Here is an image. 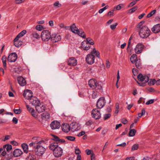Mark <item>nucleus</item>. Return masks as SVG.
<instances>
[{
	"label": "nucleus",
	"instance_id": "obj_1",
	"mask_svg": "<svg viewBox=\"0 0 160 160\" xmlns=\"http://www.w3.org/2000/svg\"><path fill=\"white\" fill-rule=\"evenodd\" d=\"M45 143V141L41 144H38L35 146L34 152L38 156H42L44 152L45 149L42 146Z\"/></svg>",
	"mask_w": 160,
	"mask_h": 160
},
{
	"label": "nucleus",
	"instance_id": "obj_2",
	"mask_svg": "<svg viewBox=\"0 0 160 160\" xmlns=\"http://www.w3.org/2000/svg\"><path fill=\"white\" fill-rule=\"evenodd\" d=\"M138 78L139 82H138V84L141 86L144 87L146 84L149 81V78L147 76L142 75V74H139Z\"/></svg>",
	"mask_w": 160,
	"mask_h": 160
},
{
	"label": "nucleus",
	"instance_id": "obj_3",
	"mask_svg": "<svg viewBox=\"0 0 160 160\" xmlns=\"http://www.w3.org/2000/svg\"><path fill=\"white\" fill-rule=\"evenodd\" d=\"M150 31L147 27H144L143 28L139 30V35L142 38H146L150 35Z\"/></svg>",
	"mask_w": 160,
	"mask_h": 160
},
{
	"label": "nucleus",
	"instance_id": "obj_4",
	"mask_svg": "<svg viewBox=\"0 0 160 160\" xmlns=\"http://www.w3.org/2000/svg\"><path fill=\"white\" fill-rule=\"evenodd\" d=\"M99 83L101 82H98L97 81L94 79H91L88 82V84L90 87L97 90H101L102 88V87Z\"/></svg>",
	"mask_w": 160,
	"mask_h": 160
},
{
	"label": "nucleus",
	"instance_id": "obj_5",
	"mask_svg": "<svg viewBox=\"0 0 160 160\" xmlns=\"http://www.w3.org/2000/svg\"><path fill=\"white\" fill-rule=\"evenodd\" d=\"M41 37L43 41L47 42L51 38L50 32L48 30H44L41 33Z\"/></svg>",
	"mask_w": 160,
	"mask_h": 160
},
{
	"label": "nucleus",
	"instance_id": "obj_6",
	"mask_svg": "<svg viewBox=\"0 0 160 160\" xmlns=\"http://www.w3.org/2000/svg\"><path fill=\"white\" fill-rule=\"evenodd\" d=\"M32 139L33 142L30 143L29 146L30 147H32L34 145V148H35V146L36 145H37L38 144H41L43 142V140L41 139L39 137H33L32 138Z\"/></svg>",
	"mask_w": 160,
	"mask_h": 160
},
{
	"label": "nucleus",
	"instance_id": "obj_7",
	"mask_svg": "<svg viewBox=\"0 0 160 160\" xmlns=\"http://www.w3.org/2000/svg\"><path fill=\"white\" fill-rule=\"evenodd\" d=\"M95 59V56L90 53L88 54L86 57V62L89 64L93 63L94 62Z\"/></svg>",
	"mask_w": 160,
	"mask_h": 160
},
{
	"label": "nucleus",
	"instance_id": "obj_8",
	"mask_svg": "<svg viewBox=\"0 0 160 160\" xmlns=\"http://www.w3.org/2000/svg\"><path fill=\"white\" fill-rule=\"evenodd\" d=\"M144 46L141 43L138 44L135 46L134 50L135 53L137 54H140L142 52Z\"/></svg>",
	"mask_w": 160,
	"mask_h": 160
},
{
	"label": "nucleus",
	"instance_id": "obj_9",
	"mask_svg": "<svg viewBox=\"0 0 160 160\" xmlns=\"http://www.w3.org/2000/svg\"><path fill=\"white\" fill-rule=\"evenodd\" d=\"M92 116L96 119H99L101 117L100 111L97 109H93L92 111Z\"/></svg>",
	"mask_w": 160,
	"mask_h": 160
},
{
	"label": "nucleus",
	"instance_id": "obj_10",
	"mask_svg": "<svg viewBox=\"0 0 160 160\" xmlns=\"http://www.w3.org/2000/svg\"><path fill=\"white\" fill-rule=\"evenodd\" d=\"M53 152V155L56 157H60L62 155L63 150L60 147L57 148Z\"/></svg>",
	"mask_w": 160,
	"mask_h": 160
},
{
	"label": "nucleus",
	"instance_id": "obj_11",
	"mask_svg": "<svg viewBox=\"0 0 160 160\" xmlns=\"http://www.w3.org/2000/svg\"><path fill=\"white\" fill-rule=\"evenodd\" d=\"M50 127L52 130L58 129L60 127L61 124L59 122L54 120L51 122L50 124Z\"/></svg>",
	"mask_w": 160,
	"mask_h": 160
},
{
	"label": "nucleus",
	"instance_id": "obj_12",
	"mask_svg": "<svg viewBox=\"0 0 160 160\" xmlns=\"http://www.w3.org/2000/svg\"><path fill=\"white\" fill-rule=\"evenodd\" d=\"M106 103L105 98L103 97L100 98L98 100L97 103V107L99 108H101L105 105Z\"/></svg>",
	"mask_w": 160,
	"mask_h": 160
},
{
	"label": "nucleus",
	"instance_id": "obj_13",
	"mask_svg": "<svg viewBox=\"0 0 160 160\" xmlns=\"http://www.w3.org/2000/svg\"><path fill=\"white\" fill-rule=\"evenodd\" d=\"M36 106V109L38 113H41L44 111L46 107L42 103H39Z\"/></svg>",
	"mask_w": 160,
	"mask_h": 160
},
{
	"label": "nucleus",
	"instance_id": "obj_14",
	"mask_svg": "<svg viewBox=\"0 0 160 160\" xmlns=\"http://www.w3.org/2000/svg\"><path fill=\"white\" fill-rule=\"evenodd\" d=\"M23 95L24 97L27 99H30L32 97V92L31 90L28 89L25 90Z\"/></svg>",
	"mask_w": 160,
	"mask_h": 160
},
{
	"label": "nucleus",
	"instance_id": "obj_15",
	"mask_svg": "<svg viewBox=\"0 0 160 160\" xmlns=\"http://www.w3.org/2000/svg\"><path fill=\"white\" fill-rule=\"evenodd\" d=\"M80 129V125L76 122H72L71 125L70 129L73 132L78 130Z\"/></svg>",
	"mask_w": 160,
	"mask_h": 160
},
{
	"label": "nucleus",
	"instance_id": "obj_16",
	"mask_svg": "<svg viewBox=\"0 0 160 160\" xmlns=\"http://www.w3.org/2000/svg\"><path fill=\"white\" fill-rule=\"evenodd\" d=\"M17 58V55L15 53H12L8 56V60L10 62H14L16 61Z\"/></svg>",
	"mask_w": 160,
	"mask_h": 160
},
{
	"label": "nucleus",
	"instance_id": "obj_17",
	"mask_svg": "<svg viewBox=\"0 0 160 160\" xmlns=\"http://www.w3.org/2000/svg\"><path fill=\"white\" fill-rule=\"evenodd\" d=\"M26 106L27 110L35 118H37L38 114L35 112V110L28 105L26 104Z\"/></svg>",
	"mask_w": 160,
	"mask_h": 160
},
{
	"label": "nucleus",
	"instance_id": "obj_18",
	"mask_svg": "<svg viewBox=\"0 0 160 160\" xmlns=\"http://www.w3.org/2000/svg\"><path fill=\"white\" fill-rule=\"evenodd\" d=\"M68 63V65L70 66H74L77 64V60L75 58L72 57L69 59Z\"/></svg>",
	"mask_w": 160,
	"mask_h": 160
},
{
	"label": "nucleus",
	"instance_id": "obj_19",
	"mask_svg": "<svg viewBox=\"0 0 160 160\" xmlns=\"http://www.w3.org/2000/svg\"><path fill=\"white\" fill-rule=\"evenodd\" d=\"M17 80L19 84L21 86H24L26 84V80L21 76L18 77L17 78Z\"/></svg>",
	"mask_w": 160,
	"mask_h": 160
},
{
	"label": "nucleus",
	"instance_id": "obj_20",
	"mask_svg": "<svg viewBox=\"0 0 160 160\" xmlns=\"http://www.w3.org/2000/svg\"><path fill=\"white\" fill-rule=\"evenodd\" d=\"M81 47L84 50H88L90 48V45L89 44L86 42L83 41L81 44Z\"/></svg>",
	"mask_w": 160,
	"mask_h": 160
},
{
	"label": "nucleus",
	"instance_id": "obj_21",
	"mask_svg": "<svg viewBox=\"0 0 160 160\" xmlns=\"http://www.w3.org/2000/svg\"><path fill=\"white\" fill-rule=\"evenodd\" d=\"M62 131L65 132H68L71 130L70 126L67 123L63 124L62 126Z\"/></svg>",
	"mask_w": 160,
	"mask_h": 160
},
{
	"label": "nucleus",
	"instance_id": "obj_22",
	"mask_svg": "<svg viewBox=\"0 0 160 160\" xmlns=\"http://www.w3.org/2000/svg\"><path fill=\"white\" fill-rule=\"evenodd\" d=\"M30 102L32 105L35 106L40 103L38 99L35 97H32L30 99Z\"/></svg>",
	"mask_w": 160,
	"mask_h": 160
},
{
	"label": "nucleus",
	"instance_id": "obj_23",
	"mask_svg": "<svg viewBox=\"0 0 160 160\" xmlns=\"http://www.w3.org/2000/svg\"><path fill=\"white\" fill-rule=\"evenodd\" d=\"M61 36L58 34L53 35L52 37V40L53 42H58L61 40Z\"/></svg>",
	"mask_w": 160,
	"mask_h": 160
},
{
	"label": "nucleus",
	"instance_id": "obj_24",
	"mask_svg": "<svg viewBox=\"0 0 160 160\" xmlns=\"http://www.w3.org/2000/svg\"><path fill=\"white\" fill-rule=\"evenodd\" d=\"M152 31L155 33L159 32L160 31V24H157L155 25L152 28Z\"/></svg>",
	"mask_w": 160,
	"mask_h": 160
},
{
	"label": "nucleus",
	"instance_id": "obj_25",
	"mask_svg": "<svg viewBox=\"0 0 160 160\" xmlns=\"http://www.w3.org/2000/svg\"><path fill=\"white\" fill-rule=\"evenodd\" d=\"M22 153V152L21 150L17 149L15 150L13 152V155L16 157L20 156Z\"/></svg>",
	"mask_w": 160,
	"mask_h": 160
},
{
	"label": "nucleus",
	"instance_id": "obj_26",
	"mask_svg": "<svg viewBox=\"0 0 160 160\" xmlns=\"http://www.w3.org/2000/svg\"><path fill=\"white\" fill-rule=\"evenodd\" d=\"M90 53L92 55H93L95 56V57L96 56L99 58H100V53L99 51L97 50L95 48L93 49Z\"/></svg>",
	"mask_w": 160,
	"mask_h": 160
},
{
	"label": "nucleus",
	"instance_id": "obj_27",
	"mask_svg": "<svg viewBox=\"0 0 160 160\" xmlns=\"http://www.w3.org/2000/svg\"><path fill=\"white\" fill-rule=\"evenodd\" d=\"M50 118V114L47 112H45L42 114L41 118L43 120H47Z\"/></svg>",
	"mask_w": 160,
	"mask_h": 160
},
{
	"label": "nucleus",
	"instance_id": "obj_28",
	"mask_svg": "<svg viewBox=\"0 0 160 160\" xmlns=\"http://www.w3.org/2000/svg\"><path fill=\"white\" fill-rule=\"evenodd\" d=\"M71 31L74 33H78L79 30L77 28L74 24H72L71 27Z\"/></svg>",
	"mask_w": 160,
	"mask_h": 160
},
{
	"label": "nucleus",
	"instance_id": "obj_29",
	"mask_svg": "<svg viewBox=\"0 0 160 160\" xmlns=\"http://www.w3.org/2000/svg\"><path fill=\"white\" fill-rule=\"evenodd\" d=\"M52 139L56 142H58L62 143H64L65 142V141L64 139H60L58 137L55 135L53 136Z\"/></svg>",
	"mask_w": 160,
	"mask_h": 160
},
{
	"label": "nucleus",
	"instance_id": "obj_30",
	"mask_svg": "<svg viewBox=\"0 0 160 160\" xmlns=\"http://www.w3.org/2000/svg\"><path fill=\"white\" fill-rule=\"evenodd\" d=\"M27 31L25 30H23L20 32L15 38V41L18 40L19 38L23 36L26 33Z\"/></svg>",
	"mask_w": 160,
	"mask_h": 160
},
{
	"label": "nucleus",
	"instance_id": "obj_31",
	"mask_svg": "<svg viewBox=\"0 0 160 160\" xmlns=\"http://www.w3.org/2000/svg\"><path fill=\"white\" fill-rule=\"evenodd\" d=\"M53 6L54 8L56 9L61 7H62V4L59 1H56L53 3Z\"/></svg>",
	"mask_w": 160,
	"mask_h": 160
},
{
	"label": "nucleus",
	"instance_id": "obj_32",
	"mask_svg": "<svg viewBox=\"0 0 160 160\" xmlns=\"http://www.w3.org/2000/svg\"><path fill=\"white\" fill-rule=\"evenodd\" d=\"M145 21H142L137 25V28L138 29V31L143 28L144 27H147L146 26L143 25Z\"/></svg>",
	"mask_w": 160,
	"mask_h": 160
},
{
	"label": "nucleus",
	"instance_id": "obj_33",
	"mask_svg": "<svg viewBox=\"0 0 160 160\" xmlns=\"http://www.w3.org/2000/svg\"><path fill=\"white\" fill-rule=\"evenodd\" d=\"M7 57L5 56H4L2 57V60L3 64V66L4 69H6L7 68Z\"/></svg>",
	"mask_w": 160,
	"mask_h": 160
},
{
	"label": "nucleus",
	"instance_id": "obj_34",
	"mask_svg": "<svg viewBox=\"0 0 160 160\" xmlns=\"http://www.w3.org/2000/svg\"><path fill=\"white\" fill-rule=\"evenodd\" d=\"M59 147L57 143H51L49 146V148L50 149L53 150V151L56 149L57 148Z\"/></svg>",
	"mask_w": 160,
	"mask_h": 160
},
{
	"label": "nucleus",
	"instance_id": "obj_35",
	"mask_svg": "<svg viewBox=\"0 0 160 160\" xmlns=\"http://www.w3.org/2000/svg\"><path fill=\"white\" fill-rule=\"evenodd\" d=\"M137 55L135 54H132L130 57V60L132 63H134L137 60Z\"/></svg>",
	"mask_w": 160,
	"mask_h": 160
},
{
	"label": "nucleus",
	"instance_id": "obj_36",
	"mask_svg": "<svg viewBox=\"0 0 160 160\" xmlns=\"http://www.w3.org/2000/svg\"><path fill=\"white\" fill-rule=\"evenodd\" d=\"M3 148L4 149H6L7 151L8 152L12 149V147L11 145L7 144L3 145Z\"/></svg>",
	"mask_w": 160,
	"mask_h": 160
},
{
	"label": "nucleus",
	"instance_id": "obj_37",
	"mask_svg": "<svg viewBox=\"0 0 160 160\" xmlns=\"http://www.w3.org/2000/svg\"><path fill=\"white\" fill-rule=\"evenodd\" d=\"M35 29L38 31H41L45 29V28L43 26L38 24L36 26Z\"/></svg>",
	"mask_w": 160,
	"mask_h": 160
},
{
	"label": "nucleus",
	"instance_id": "obj_38",
	"mask_svg": "<svg viewBox=\"0 0 160 160\" xmlns=\"http://www.w3.org/2000/svg\"><path fill=\"white\" fill-rule=\"evenodd\" d=\"M14 45L17 47H19L22 44V42L21 41H18V40L15 41V38L14 40Z\"/></svg>",
	"mask_w": 160,
	"mask_h": 160
},
{
	"label": "nucleus",
	"instance_id": "obj_39",
	"mask_svg": "<svg viewBox=\"0 0 160 160\" xmlns=\"http://www.w3.org/2000/svg\"><path fill=\"white\" fill-rule=\"evenodd\" d=\"M22 147L24 151V152L27 153L28 151V146L25 143H23L22 145Z\"/></svg>",
	"mask_w": 160,
	"mask_h": 160
},
{
	"label": "nucleus",
	"instance_id": "obj_40",
	"mask_svg": "<svg viewBox=\"0 0 160 160\" xmlns=\"http://www.w3.org/2000/svg\"><path fill=\"white\" fill-rule=\"evenodd\" d=\"M11 138L10 135H7L2 138V140L3 142H5L6 141L9 140Z\"/></svg>",
	"mask_w": 160,
	"mask_h": 160
},
{
	"label": "nucleus",
	"instance_id": "obj_41",
	"mask_svg": "<svg viewBox=\"0 0 160 160\" xmlns=\"http://www.w3.org/2000/svg\"><path fill=\"white\" fill-rule=\"evenodd\" d=\"M136 132V130L134 129H130V131L129 133V136L130 137L134 136Z\"/></svg>",
	"mask_w": 160,
	"mask_h": 160
},
{
	"label": "nucleus",
	"instance_id": "obj_42",
	"mask_svg": "<svg viewBox=\"0 0 160 160\" xmlns=\"http://www.w3.org/2000/svg\"><path fill=\"white\" fill-rule=\"evenodd\" d=\"M65 138L67 140L71 141H74L75 139V137L71 136H66L65 137Z\"/></svg>",
	"mask_w": 160,
	"mask_h": 160
},
{
	"label": "nucleus",
	"instance_id": "obj_43",
	"mask_svg": "<svg viewBox=\"0 0 160 160\" xmlns=\"http://www.w3.org/2000/svg\"><path fill=\"white\" fill-rule=\"evenodd\" d=\"M119 104L118 103H116L115 105V113L117 114L119 112Z\"/></svg>",
	"mask_w": 160,
	"mask_h": 160
},
{
	"label": "nucleus",
	"instance_id": "obj_44",
	"mask_svg": "<svg viewBox=\"0 0 160 160\" xmlns=\"http://www.w3.org/2000/svg\"><path fill=\"white\" fill-rule=\"evenodd\" d=\"M124 5L123 4H119L114 8V9H116V10H120L121 8H123Z\"/></svg>",
	"mask_w": 160,
	"mask_h": 160
},
{
	"label": "nucleus",
	"instance_id": "obj_45",
	"mask_svg": "<svg viewBox=\"0 0 160 160\" xmlns=\"http://www.w3.org/2000/svg\"><path fill=\"white\" fill-rule=\"evenodd\" d=\"M86 42V43L89 44L90 45H93L94 44V42L93 40L90 38H88L86 40L84 41Z\"/></svg>",
	"mask_w": 160,
	"mask_h": 160
},
{
	"label": "nucleus",
	"instance_id": "obj_46",
	"mask_svg": "<svg viewBox=\"0 0 160 160\" xmlns=\"http://www.w3.org/2000/svg\"><path fill=\"white\" fill-rule=\"evenodd\" d=\"M77 34L79 35V36H81V37L83 38H86V36L85 33L82 30H79V32L78 33H76Z\"/></svg>",
	"mask_w": 160,
	"mask_h": 160
},
{
	"label": "nucleus",
	"instance_id": "obj_47",
	"mask_svg": "<svg viewBox=\"0 0 160 160\" xmlns=\"http://www.w3.org/2000/svg\"><path fill=\"white\" fill-rule=\"evenodd\" d=\"M156 10H152L147 15V18H149L151 17L156 13Z\"/></svg>",
	"mask_w": 160,
	"mask_h": 160
},
{
	"label": "nucleus",
	"instance_id": "obj_48",
	"mask_svg": "<svg viewBox=\"0 0 160 160\" xmlns=\"http://www.w3.org/2000/svg\"><path fill=\"white\" fill-rule=\"evenodd\" d=\"M35 157L34 155H29L26 158V160H35Z\"/></svg>",
	"mask_w": 160,
	"mask_h": 160
},
{
	"label": "nucleus",
	"instance_id": "obj_49",
	"mask_svg": "<svg viewBox=\"0 0 160 160\" xmlns=\"http://www.w3.org/2000/svg\"><path fill=\"white\" fill-rule=\"evenodd\" d=\"M85 152L88 155H91V156L92 155H93V154H94L92 150L88 149H86L85 150Z\"/></svg>",
	"mask_w": 160,
	"mask_h": 160
},
{
	"label": "nucleus",
	"instance_id": "obj_50",
	"mask_svg": "<svg viewBox=\"0 0 160 160\" xmlns=\"http://www.w3.org/2000/svg\"><path fill=\"white\" fill-rule=\"evenodd\" d=\"M156 81L155 79H150L148 81V83L150 85H153L155 83H156Z\"/></svg>",
	"mask_w": 160,
	"mask_h": 160
},
{
	"label": "nucleus",
	"instance_id": "obj_51",
	"mask_svg": "<svg viewBox=\"0 0 160 160\" xmlns=\"http://www.w3.org/2000/svg\"><path fill=\"white\" fill-rule=\"evenodd\" d=\"M13 111L15 114H18L21 113L22 110L19 108L18 109H14Z\"/></svg>",
	"mask_w": 160,
	"mask_h": 160
},
{
	"label": "nucleus",
	"instance_id": "obj_52",
	"mask_svg": "<svg viewBox=\"0 0 160 160\" xmlns=\"http://www.w3.org/2000/svg\"><path fill=\"white\" fill-rule=\"evenodd\" d=\"M75 152L76 154L80 155L81 152L79 149L77 147H76L75 148Z\"/></svg>",
	"mask_w": 160,
	"mask_h": 160
},
{
	"label": "nucleus",
	"instance_id": "obj_53",
	"mask_svg": "<svg viewBox=\"0 0 160 160\" xmlns=\"http://www.w3.org/2000/svg\"><path fill=\"white\" fill-rule=\"evenodd\" d=\"M32 37L36 39H38L39 38V35L37 33L34 32L32 33Z\"/></svg>",
	"mask_w": 160,
	"mask_h": 160
},
{
	"label": "nucleus",
	"instance_id": "obj_54",
	"mask_svg": "<svg viewBox=\"0 0 160 160\" xmlns=\"http://www.w3.org/2000/svg\"><path fill=\"white\" fill-rule=\"evenodd\" d=\"M145 113V111L144 109H143L142 110V112L138 114V116L139 117H141L143 115H144Z\"/></svg>",
	"mask_w": 160,
	"mask_h": 160
},
{
	"label": "nucleus",
	"instance_id": "obj_55",
	"mask_svg": "<svg viewBox=\"0 0 160 160\" xmlns=\"http://www.w3.org/2000/svg\"><path fill=\"white\" fill-rule=\"evenodd\" d=\"M135 62H136V67L137 68H138L139 67V66H140V65H141L140 59H137L136 61Z\"/></svg>",
	"mask_w": 160,
	"mask_h": 160
},
{
	"label": "nucleus",
	"instance_id": "obj_56",
	"mask_svg": "<svg viewBox=\"0 0 160 160\" xmlns=\"http://www.w3.org/2000/svg\"><path fill=\"white\" fill-rule=\"evenodd\" d=\"M118 23H116L114 24L111 25L110 26V28L112 30H114L116 28V27Z\"/></svg>",
	"mask_w": 160,
	"mask_h": 160
},
{
	"label": "nucleus",
	"instance_id": "obj_57",
	"mask_svg": "<svg viewBox=\"0 0 160 160\" xmlns=\"http://www.w3.org/2000/svg\"><path fill=\"white\" fill-rule=\"evenodd\" d=\"M155 101V100L154 99H151L147 102L146 104L148 105L153 103Z\"/></svg>",
	"mask_w": 160,
	"mask_h": 160
},
{
	"label": "nucleus",
	"instance_id": "obj_58",
	"mask_svg": "<svg viewBox=\"0 0 160 160\" xmlns=\"http://www.w3.org/2000/svg\"><path fill=\"white\" fill-rule=\"evenodd\" d=\"M21 71V67H18L14 68V71L17 73H19Z\"/></svg>",
	"mask_w": 160,
	"mask_h": 160
},
{
	"label": "nucleus",
	"instance_id": "obj_59",
	"mask_svg": "<svg viewBox=\"0 0 160 160\" xmlns=\"http://www.w3.org/2000/svg\"><path fill=\"white\" fill-rule=\"evenodd\" d=\"M111 114L110 113L105 114L104 115V118L105 120H106L109 118L111 116Z\"/></svg>",
	"mask_w": 160,
	"mask_h": 160
},
{
	"label": "nucleus",
	"instance_id": "obj_60",
	"mask_svg": "<svg viewBox=\"0 0 160 160\" xmlns=\"http://www.w3.org/2000/svg\"><path fill=\"white\" fill-rule=\"evenodd\" d=\"M137 3L135 0H133V1L131 2L128 6V7H131L135 5Z\"/></svg>",
	"mask_w": 160,
	"mask_h": 160
},
{
	"label": "nucleus",
	"instance_id": "obj_61",
	"mask_svg": "<svg viewBox=\"0 0 160 160\" xmlns=\"http://www.w3.org/2000/svg\"><path fill=\"white\" fill-rule=\"evenodd\" d=\"M25 0H15V3L17 4H20L24 2Z\"/></svg>",
	"mask_w": 160,
	"mask_h": 160
},
{
	"label": "nucleus",
	"instance_id": "obj_62",
	"mask_svg": "<svg viewBox=\"0 0 160 160\" xmlns=\"http://www.w3.org/2000/svg\"><path fill=\"white\" fill-rule=\"evenodd\" d=\"M138 147V144H134L132 146V150L134 151L137 150Z\"/></svg>",
	"mask_w": 160,
	"mask_h": 160
},
{
	"label": "nucleus",
	"instance_id": "obj_63",
	"mask_svg": "<svg viewBox=\"0 0 160 160\" xmlns=\"http://www.w3.org/2000/svg\"><path fill=\"white\" fill-rule=\"evenodd\" d=\"M138 8L137 6H135L129 10V11H131V13H132L137 10Z\"/></svg>",
	"mask_w": 160,
	"mask_h": 160
},
{
	"label": "nucleus",
	"instance_id": "obj_64",
	"mask_svg": "<svg viewBox=\"0 0 160 160\" xmlns=\"http://www.w3.org/2000/svg\"><path fill=\"white\" fill-rule=\"evenodd\" d=\"M132 39V37L131 36L130 37V38H129V40H128V47H127V50H128V48L130 47Z\"/></svg>",
	"mask_w": 160,
	"mask_h": 160
}]
</instances>
